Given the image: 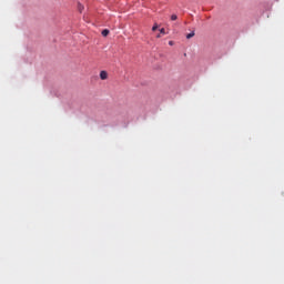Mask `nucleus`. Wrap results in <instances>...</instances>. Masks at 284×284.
<instances>
[{"instance_id":"8","label":"nucleus","mask_w":284,"mask_h":284,"mask_svg":"<svg viewBox=\"0 0 284 284\" xmlns=\"http://www.w3.org/2000/svg\"><path fill=\"white\" fill-rule=\"evenodd\" d=\"M169 45H174L173 40H170V41H169Z\"/></svg>"},{"instance_id":"1","label":"nucleus","mask_w":284,"mask_h":284,"mask_svg":"<svg viewBox=\"0 0 284 284\" xmlns=\"http://www.w3.org/2000/svg\"><path fill=\"white\" fill-rule=\"evenodd\" d=\"M100 78H101V80H106L108 78H109V74H108V72L106 71H102L101 73H100Z\"/></svg>"},{"instance_id":"3","label":"nucleus","mask_w":284,"mask_h":284,"mask_svg":"<svg viewBox=\"0 0 284 284\" xmlns=\"http://www.w3.org/2000/svg\"><path fill=\"white\" fill-rule=\"evenodd\" d=\"M109 33H110L109 29H104V30L102 31V36H103V37H108Z\"/></svg>"},{"instance_id":"2","label":"nucleus","mask_w":284,"mask_h":284,"mask_svg":"<svg viewBox=\"0 0 284 284\" xmlns=\"http://www.w3.org/2000/svg\"><path fill=\"white\" fill-rule=\"evenodd\" d=\"M195 36L194 31H191V33L186 34V39H192Z\"/></svg>"},{"instance_id":"6","label":"nucleus","mask_w":284,"mask_h":284,"mask_svg":"<svg viewBox=\"0 0 284 284\" xmlns=\"http://www.w3.org/2000/svg\"><path fill=\"white\" fill-rule=\"evenodd\" d=\"M160 34H166L165 29H160Z\"/></svg>"},{"instance_id":"5","label":"nucleus","mask_w":284,"mask_h":284,"mask_svg":"<svg viewBox=\"0 0 284 284\" xmlns=\"http://www.w3.org/2000/svg\"><path fill=\"white\" fill-rule=\"evenodd\" d=\"M159 29L158 24H153V28L151 29L153 32H155Z\"/></svg>"},{"instance_id":"4","label":"nucleus","mask_w":284,"mask_h":284,"mask_svg":"<svg viewBox=\"0 0 284 284\" xmlns=\"http://www.w3.org/2000/svg\"><path fill=\"white\" fill-rule=\"evenodd\" d=\"M178 16H175V13H173V16H171V21H176Z\"/></svg>"},{"instance_id":"9","label":"nucleus","mask_w":284,"mask_h":284,"mask_svg":"<svg viewBox=\"0 0 284 284\" xmlns=\"http://www.w3.org/2000/svg\"><path fill=\"white\" fill-rule=\"evenodd\" d=\"M161 38V33H158V39H160Z\"/></svg>"},{"instance_id":"7","label":"nucleus","mask_w":284,"mask_h":284,"mask_svg":"<svg viewBox=\"0 0 284 284\" xmlns=\"http://www.w3.org/2000/svg\"><path fill=\"white\" fill-rule=\"evenodd\" d=\"M84 9V7H82V4H79V11L82 12Z\"/></svg>"}]
</instances>
